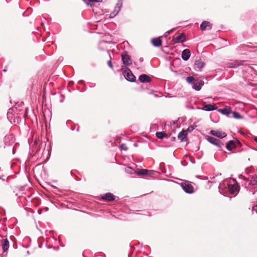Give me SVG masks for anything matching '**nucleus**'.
<instances>
[{
    "mask_svg": "<svg viewBox=\"0 0 257 257\" xmlns=\"http://www.w3.org/2000/svg\"><path fill=\"white\" fill-rule=\"evenodd\" d=\"M225 186H227L229 192L232 194H236L239 192V187L234 179H230L229 181H225L220 184L219 186L220 192Z\"/></svg>",
    "mask_w": 257,
    "mask_h": 257,
    "instance_id": "f257e3e1",
    "label": "nucleus"
},
{
    "mask_svg": "<svg viewBox=\"0 0 257 257\" xmlns=\"http://www.w3.org/2000/svg\"><path fill=\"white\" fill-rule=\"evenodd\" d=\"M243 185L247 190L254 194L255 190L257 189V176H253L249 178H245L243 180Z\"/></svg>",
    "mask_w": 257,
    "mask_h": 257,
    "instance_id": "f03ea898",
    "label": "nucleus"
},
{
    "mask_svg": "<svg viewBox=\"0 0 257 257\" xmlns=\"http://www.w3.org/2000/svg\"><path fill=\"white\" fill-rule=\"evenodd\" d=\"M181 186L183 190L187 193H192L194 192L193 186L187 181H184L181 183Z\"/></svg>",
    "mask_w": 257,
    "mask_h": 257,
    "instance_id": "7ed1b4c3",
    "label": "nucleus"
},
{
    "mask_svg": "<svg viewBox=\"0 0 257 257\" xmlns=\"http://www.w3.org/2000/svg\"><path fill=\"white\" fill-rule=\"evenodd\" d=\"M123 75L127 81L133 82L135 80V76L127 68H126L124 70Z\"/></svg>",
    "mask_w": 257,
    "mask_h": 257,
    "instance_id": "20e7f679",
    "label": "nucleus"
},
{
    "mask_svg": "<svg viewBox=\"0 0 257 257\" xmlns=\"http://www.w3.org/2000/svg\"><path fill=\"white\" fill-rule=\"evenodd\" d=\"M207 140L212 144H213L217 146L219 148H221L222 147V143L220 141L212 137L207 136Z\"/></svg>",
    "mask_w": 257,
    "mask_h": 257,
    "instance_id": "39448f33",
    "label": "nucleus"
},
{
    "mask_svg": "<svg viewBox=\"0 0 257 257\" xmlns=\"http://www.w3.org/2000/svg\"><path fill=\"white\" fill-rule=\"evenodd\" d=\"M121 58L124 65L128 66L132 64V60L126 52H123L121 54Z\"/></svg>",
    "mask_w": 257,
    "mask_h": 257,
    "instance_id": "423d86ee",
    "label": "nucleus"
},
{
    "mask_svg": "<svg viewBox=\"0 0 257 257\" xmlns=\"http://www.w3.org/2000/svg\"><path fill=\"white\" fill-rule=\"evenodd\" d=\"M205 66V63L204 62H203L201 60L199 59L195 61L194 65V69L197 71H201L202 68L204 67Z\"/></svg>",
    "mask_w": 257,
    "mask_h": 257,
    "instance_id": "0eeeda50",
    "label": "nucleus"
},
{
    "mask_svg": "<svg viewBox=\"0 0 257 257\" xmlns=\"http://www.w3.org/2000/svg\"><path fill=\"white\" fill-rule=\"evenodd\" d=\"M122 4L121 3H118L115 7L113 11L110 14L109 17L110 18H114L119 12L121 7Z\"/></svg>",
    "mask_w": 257,
    "mask_h": 257,
    "instance_id": "6e6552de",
    "label": "nucleus"
},
{
    "mask_svg": "<svg viewBox=\"0 0 257 257\" xmlns=\"http://www.w3.org/2000/svg\"><path fill=\"white\" fill-rule=\"evenodd\" d=\"M210 134L213 136H216L220 138H223L226 136L225 133L221 131L211 130L210 132Z\"/></svg>",
    "mask_w": 257,
    "mask_h": 257,
    "instance_id": "1a4fd4ad",
    "label": "nucleus"
},
{
    "mask_svg": "<svg viewBox=\"0 0 257 257\" xmlns=\"http://www.w3.org/2000/svg\"><path fill=\"white\" fill-rule=\"evenodd\" d=\"M5 144L7 145H11L15 141V139L12 135H7L4 139Z\"/></svg>",
    "mask_w": 257,
    "mask_h": 257,
    "instance_id": "9d476101",
    "label": "nucleus"
},
{
    "mask_svg": "<svg viewBox=\"0 0 257 257\" xmlns=\"http://www.w3.org/2000/svg\"><path fill=\"white\" fill-rule=\"evenodd\" d=\"M190 51L189 49H185L183 51L182 53V58L184 61H187L190 57Z\"/></svg>",
    "mask_w": 257,
    "mask_h": 257,
    "instance_id": "9b49d317",
    "label": "nucleus"
},
{
    "mask_svg": "<svg viewBox=\"0 0 257 257\" xmlns=\"http://www.w3.org/2000/svg\"><path fill=\"white\" fill-rule=\"evenodd\" d=\"M152 44L155 47H160L162 45V40L161 37L152 39Z\"/></svg>",
    "mask_w": 257,
    "mask_h": 257,
    "instance_id": "f8f14e48",
    "label": "nucleus"
},
{
    "mask_svg": "<svg viewBox=\"0 0 257 257\" xmlns=\"http://www.w3.org/2000/svg\"><path fill=\"white\" fill-rule=\"evenodd\" d=\"M185 40V36L184 34H182L180 35L179 36H177V37L174 38L173 39V41L174 43H179L180 42H183Z\"/></svg>",
    "mask_w": 257,
    "mask_h": 257,
    "instance_id": "ddd939ff",
    "label": "nucleus"
},
{
    "mask_svg": "<svg viewBox=\"0 0 257 257\" xmlns=\"http://www.w3.org/2000/svg\"><path fill=\"white\" fill-rule=\"evenodd\" d=\"M187 131H182L178 134V138L180 140L181 142H184L187 140Z\"/></svg>",
    "mask_w": 257,
    "mask_h": 257,
    "instance_id": "4468645a",
    "label": "nucleus"
},
{
    "mask_svg": "<svg viewBox=\"0 0 257 257\" xmlns=\"http://www.w3.org/2000/svg\"><path fill=\"white\" fill-rule=\"evenodd\" d=\"M218 111L220 112L221 113L228 115L231 112V108L229 107H226L223 109H218Z\"/></svg>",
    "mask_w": 257,
    "mask_h": 257,
    "instance_id": "2eb2a0df",
    "label": "nucleus"
},
{
    "mask_svg": "<svg viewBox=\"0 0 257 257\" xmlns=\"http://www.w3.org/2000/svg\"><path fill=\"white\" fill-rule=\"evenodd\" d=\"M102 198L103 200L111 201L114 200V196L110 193H107L102 196Z\"/></svg>",
    "mask_w": 257,
    "mask_h": 257,
    "instance_id": "dca6fc26",
    "label": "nucleus"
},
{
    "mask_svg": "<svg viewBox=\"0 0 257 257\" xmlns=\"http://www.w3.org/2000/svg\"><path fill=\"white\" fill-rule=\"evenodd\" d=\"M217 108L215 107V105L213 104H206L204 105L202 109L205 111H212L216 109Z\"/></svg>",
    "mask_w": 257,
    "mask_h": 257,
    "instance_id": "f3484780",
    "label": "nucleus"
},
{
    "mask_svg": "<svg viewBox=\"0 0 257 257\" xmlns=\"http://www.w3.org/2000/svg\"><path fill=\"white\" fill-rule=\"evenodd\" d=\"M139 80L141 82H149L151 81V78L149 76L146 74H142L140 76Z\"/></svg>",
    "mask_w": 257,
    "mask_h": 257,
    "instance_id": "a211bd4d",
    "label": "nucleus"
},
{
    "mask_svg": "<svg viewBox=\"0 0 257 257\" xmlns=\"http://www.w3.org/2000/svg\"><path fill=\"white\" fill-rule=\"evenodd\" d=\"M207 27L209 29H211V24L208 21H204L200 25V29L202 31L205 30Z\"/></svg>",
    "mask_w": 257,
    "mask_h": 257,
    "instance_id": "6ab92c4d",
    "label": "nucleus"
},
{
    "mask_svg": "<svg viewBox=\"0 0 257 257\" xmlns=\"http://www.w3.org/2000/svg\"><path fill=\"white\" fill-rule=\"evenodd\" d=\"M204 85V81H200L198 83H196L194 84L193 88L199 91L201 89L202 86Z\"/></svg>",
    "mask_w": 257,
    "mask_h": 257,
    "instance_id": "aec40b11",
    "label": "nucleus"
},
{
    "mask_svg": "<svg viewBox=\"0 0 257 257\" xmlns=\"http://www.w3.org/2000/svg\"><path fill=\"white\" fill-rule=\"evenodd\" d=\"M235 147L234 142L230 141L226 144V148L228 150L230 151L232 148Z\"/></svg>",
    "mask_w": 257,
    "mask_h": 257,
    "instance_id": "412c9836",
    "label": "nucleus"
},
{
    "mask_svg": "<svg viewBox=\"0 0 257 257\" xmlns=\"http://www.w3.org/2000/svg\"><path fill=\"white\" fill-rule=\"evenodd\" d=\"M148 172H149L148 170L141 169L137 172V174L138 175H145L148 174Z\"/></svg>",
    "mask_w": 257,
    "mask_h": 257,
    "instance_id": "4be33fe9",
    "label": "nucleus"
},
{
    "mask_svg": "<svg viewBox=\"0 0 257 257\" xmlns=\"http://www.w3.org/2000/svg\"><path fill=\"white\" fill-rule=\"evenodd\" d=\"M165 134L163 132H157L156 134V137L162 139L164 138Z\"/></svg>",
    "mask_w": 257,
    "mask_h": 257,
    "instance_id": "5701e85b",
    "label": "nucleus"
},
{
    "mask_svg": "<svg viewBox=\"0 0 257 257\" xmlns=\"http://www.w3.org/2000/svg\"><path fill=\"white\" fill-rule=\"evenodd\" d=\"M9 245V241L7 240H5L4 242V243L3 244V248L4 251H6L8 249Z\"/></svg>",
    "mask_w": 257,
    "mask_h": 257,
    "instance_id": "b1692460",
    "label": "nucleus"
},
{
    "mask_svg": "<svg viewBox=\"0 0 257 257\" xmlns=\"http://www.w3.org/2000/svg\"><path fill=\"white\" fill-rule=\"evenodd\" d=\"M232 115L234 118L236 119H240L242 118V117L240 115V114L237 112H233Z\"/></svg>",
    "mask_w": 257,
    "mask_h": 257,
    "instance_id": "393cba45",
    "label": "nucleus"
},
{
    "mask_svg": "<svg viewBox=\"0 0 257 257\" xmlns=\"http://www.w3.org/2000/svg\"><path fill=\"white\" fill-rule=\"evenodd\" d=\"M194 78L193 76H189L186 78L188 83H191L194 81Z\"/></svg>",
    "mask_w": 257,
    "mask_h": 257,
    "instance_id": "a878e982",
    "label": "nucleus"
},
{
    "mask_svg": "<svg viewBox=\"0 0 257 257\" xmlns=\"http://www.w3.org/2000/svg\"><path fill=\"white\" fill-rule=\"evenodd\" d=\"M120 148H121L122 150H123L124 151H126L127 150V147L126 145L124 144H122L120 145Z\"/></svg>",
    "mask_w": 257,
    "mask_h": 257,
    "instance_id": "bb28decb",
    "label": "nucleus"
},
{
    "mask_svg": "<svg viewBox=\"0 0 257 257\" xmlns=\"http://www.w3.org/2000/svg\"><path fill=\"white\" fill-rule=\"evenodd\" d=\"M172 31V30H171L167 31L165 33V34H164V37H167L168 36V35L170 34L171 33Z\"/></svg>",
    "mask_w": 257,
    "mask_h": 257,
    "instance_id": "cd10ccee",
    "label": "nucleus"
},
{
    "mask_svg": "<svg viewBox=\"0 0 257 257\" xmlns=\"http://www.w3.org/2000/svg\"><path fill=\"white\" fill-rule=\"evenodd\" d=\"M107 64H108V65L109 66V67L110 68H113L112 64L111 63V60H109V61H108Z\"/></svg>",
    "mask_w": 257,
    "mask_h": 257,
    "instance_id": "c85d7f7f",
    "label": "nucleus"
},
{
    "mask_svg": "<svg viewBox=\"0 0 257 257\" xmlns=\"http://www.w3.org/2000/svg\"><path fill=\"white\" fill-rule=\"evenodd\" d=\"M252 211L256 212L257 213V206L253 207Z\"/></svg>",
    "mask_w": 257,
    "mask_h": 257,
    "instance_id": "c756f323",
    "label": "nucleus"
},
{
    "mask_svg": "<svg viewBox=\"0 0 257 257\" xmlns=\"http://www.w3.org/2000/svg\"><path fill=\"white\" fill-rule=\"evenodd\" d=\"M154 171L153 170H149L148 174H153Z\"/></svg>",
    "mask_w": 257,
    "mask_h": 257,
    "instance_id": "7c9ffc66",
    "label": "nucleus"
},
{
    "mask_svg": "<svg viewBox=\"0 0 257 257\" xmlns=\"http://www.w3.org/2000/svg\"><path fill=\"white\" fill-rule=\"evenodd\" d=\"M254 140L257 143V137L254 138Z\"/></svg>",
    "mask_w": 257,
    "mask_h": 257,
    "instance_id": "2f4dec72",
    "label": "nucleus"
},
{
    "mask_svg": "<svg viewBox=\"0 0 257 257\" xmlns=\"http://www.w3.org/2000/svg\"><path fill=\"white\" fill-rule=\"evenodd\" d=\"M37 143V140H35V144H36Z\"/></svg>",
    "mask_w": 257,
    "mask_h": 257,
    "instance_id": "473e14b6",
    "label": "nucleus"
},
{
    "mask_svg": "<svg viewBox=\"0 0 257 257\" xmlns=\"http://www.w3.org/2000/svg\"><path fill=\"white\" fill-rule=\"evenodd\" d=\"M103 257H104V255H102ZM96 257H98V255H96Z\"/></svg>",
    "mask_w": 257,
    "mask_h": 257,
    "instance_id": "72a5a7b5",
    "label": "nucleus"
}]
</instances>
